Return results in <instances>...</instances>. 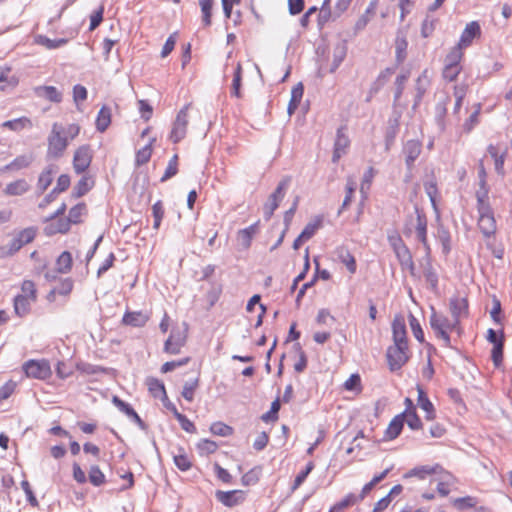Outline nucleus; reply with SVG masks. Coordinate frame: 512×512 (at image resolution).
Listing matches in <instances>:
<instances>
[{
	"mask_svg": "<svg viewBox=\"0 0 512 512\" xmlns=\"http://www.w3.org/2000/svg\"><path fill=\"white\" fill-rule=\"evenodd\" d=\"M87 96V89L83 85L76 84L73 87V100L77 106L80 102L85 101L87 99Z\"/></svg>",
	"mask_w": 512,
	"mask_h": 512,
	"instance_id": "obj_63",
	"label": "nucleus"
},
{
	"mask_svg": "<svg viewBox=\"0 0 512 512\" xmlns=\"http://www.w3.org/2000/svg\"><path fill=\"white\" fill-rule=\"evenodd\" d=\"M417 392H418V399L417 404L418 406L426 413L425 418L427 420H433L435 418V409L432 404V402L427 397L425 391L421 386H417Z\"/></svg>",
	"mask_w": 512,
	"mask_h": 512,
	"instance_id": "obj_25",
	"label": "nucleus"
},
{
	"mask_svg": "<svg viewBox=\"0 0 512 512\" xmlns=\"http://www.w3.org/2000/svg\"><path fill=\"white\" fill-rule=\"evenodd\" d=\"M36 93L38 96L44 97L54 103H59L62 100V94L54 86H40L36 88Z\"/></svg>",
	"mask_w": 512,
	"mask_h": 512,
	"instance_id": "obj_30",
	"label": "nucleus"
},
{
	"mask_svg": "<svg viewBox=\"0 0 512 512\" xmlns=\"http://www.w3.org/2000/svg\"><path fill=\"white\" fill-rule=\"evenodd\" d=\"M450 312L454 320H458L468 315V300L465 297L454 296L449 302Z\"/></svg>",
	"mask_w": 512,
	"mask_h": 512,
	"instance_id": "obj_17",
	"label": "nucleus"
},
{
	"mask_svg": "<svg viewBox=\"0 0 512 512\" xmlns=\"http://www.w3.org/2000/svg\"><path fill=\"white\" fill-rule=\"evenodd\" d=\"M420 265L423 270V276L426 282L429 284L430 289L432 291H436L438 287V275L432 266L431 254H427V252H425V255L421 259Z\"/></svg>",
	"mask_w": 512,
	"mask_h": 512,
	"instance_id": "obj_14",
	"label": "nucleus"
},
{
	"mask_svg": "<svg viewBox=\"0 0 512 512\" xmlns=\"http://www.w3.org/2000/svg\"><path fill=\"white\" fill-rule=\"evenodd\" d=\"M216 499L226 507H234L242 503L245 493L242 490L216 491Z\"/></svg>",
	"mask_w": 512,
	"mask_h": 512,
	"instance_id": "obj_12",
	"label": "nucleus"
},
{
	"mask_svg": "<svg viewBox=\"0 0 512 512\" xmlns=\"http://www.w3.org/2000/svg\"><path fill=\"white\" fill-rule=\"evenodd\" d=\"M478 226L485 238H490L496 232V221L494 215H484L479 217Z\"/></svg>",
	"mask_w": 512,
	"mask_h": 512,
	"instance_id": "obj_27",
	"label": "nucleus"
},
{
	"mask_svg": "<svg viewBox=\"0 0 512 512\" xmlns=\"http://www.w3.org/2000/svg\"><path fill=\"white\" fill-rule=\"evenodd\" d=\"M290 182V177L283 178L278 183L275 191L269 196L267 202L263 206V214L266 220H269L274 214V211L279 207V204L283 200Z\"/></svg>",
	"mask_w": 512,
	"mask_h": 512,
	"instance_id": "obj_3",
	"label": "nucleus"
},
{
	"mask_svg": "<svg viewBox=\"0 0 512 512\" xmlns=\"http://www.w3.org/2000/svg\"><path fill=\"white\" fill-rule=\"evenodd\" d=\"M22 294L27 296L28 299L32 301L36 300V288L35 284L30 280H25L21 285Z\"/></svg>",
	"mask_w": 512,
	"mask_h": 512,
	"instance_id": "obj_64",
	"label": "nucleus"
},
{
	"mask_svg": "<svg viewBox=\"0 0 512 512\" xmlns=\"http://www.w3.org/2000/svg\"><path fill=\"white\" fill-rule=\"evenodd\" d=\"M201 14H202V24L205 27H209L212 23V9L215 5V0H198Z\"/></svg>",
	"mask_w": 512,
	"mask_h": 512,
	"instance_id": "obj_32",
	"label": "nucleus"
},
{
	"mask_svg": "<svg viewBox=\"0 0 512 512\" xmlns=\"http://www.w3.org/2000/svg\"><path fill=\"white\" fill-rule=\"evenodd\" d=\"M146 383H147L149 392L152 394L153 397H155V398L166 397L165 386L162 381L151 377V378L147 379Z\"/></svg>",
	"mask_w": 512,
	"mask_h": 512,
	"instance_id": "obj_40",
	"label": "nucleus"
},
{
	"mask_svg": "<svg viewBox=\"0 0 512 512\" xmlns=\"http://www.w3.org/2000/svg\"><path fill=\"white\" fill-rule=\"evenodd\" d=\"M395 254L401 265L408 266L410 268L411 274L414 276V263L408 247L405 244L400 245Z\"/></svg>",
	"mask_w": 512,
	"mask_h": 512,
	"instance_id": "obj_34",
	"label": "nucleus"
},
{
	"mask_svg": "<svg viewBox=\"0 0 512 512\" xmlns=\"http://www.w3.org/2000/svg\"><path fill=\"white\" fill-rule=\"evenodd\" d=\"M86 207L84 204H77L75 206H73L70 210H69V215H68V220L72 223V224H77L81 221V217L85 211Z\"/></svg>",
	"mask_w": 512,
	"mask_h": 512,
	"instance_id": "obj_57",
	"label": "nucleus"
},
{
	"mask_svg": "<svg viewBox=\"0 0 512 512\" xmlns=\"http://www.w3.org/2000/svg\"><path fill=\"white\" fill-rule=\"evenodd\" d=\"M462 70L461 65H444L443 78L447 81H454Z\"/></svg>",
	"mask_w": 512,
	"mask_h": 512,
	"instance_id": "obj_54",
	"label": "nucleus"
},
{
	"mask_svg": "<svg viewBox=\"0 0 512 512\" xmlns=\"http://www.w3.org/2000/svg\"><path fill=\"white\" fill-rule=\"evenodd\" d=\"M259 473H260L259 468H253V469L249 470L246 474H244L242 476V479H241L242 484L244 486H250V485L256 484L259 481Z\"/></svg>",
	"mask_w": 512,
	"mask_h": 512,
	"instance_id": "obj_59",
	"label": "nucleus"
},
{
	"mask_svg": "<svg viewBox=\"0 0 512 512\" xmlns=\"http://www.w3.org/2000/svg\"><path fill=\"white\" fill-rule=\"evenodd\" d=\"M314 469V463L312 461L308 462L306 467L298 473V475L295 477L294 483L291 487L292 491H295L298 489L302 483L306 480L307 476L311 473V471Z\"/></svg>",
	"mask_w": 512,
	"mask_h": 512,
	"instance_id": "obj_45",
	"label": "nucleus"
},
{
	"mask_svg": "<svg viewBox=\"0 0 512 512\" xmlns=\"http://www.w3.org/2000/svg\"><path fill=\"white\" fill-rule=\"evenodd\" d=\"M408 43L405 38L397 37L395 44L396 61L398 64L402 63L406 58V49Z\"/></svg>",
	"mask_w": 512,
	"mask_h": 512,
	"instance_id": "obj_46",
	"label": "nucleus"
},
{
	"mask_svg": "<svg viewBox=\"0 0 512 512\" xmlns=\"http://www.w3.org/2000/svg\"><path fill=\"white\" fill-rule=\"evenodd\" d=\"M111 123V109L108 106H102L98 112L96 118V129L97 131L103 133L107 130Z\"/></svg>",
	"mask_w": 512,
	"mask_h": 512,
	"instance_id": "obj_28",
	"label": "nucleus"
},
{
	"mask_svg": "<svg viewBox=\"0 0 512 512\" xmlns=\"http://www.w3.org/2000/svg\"><path fill=\"white\" fill-rule=\"evenodd\" d=\"M241 81H242V66L240 62H237L233 68V79L231 95L237 98L241 97Z\"/></svg>",
	"mask_w": 512,
	"mask_h": 512,
	"instance_id": "obj_35",
	"label": "nucleus"
},
{
	"mask_svg": "<svg viewBox=\"0 0 512 512\" xmlns=\"http://www.w3.org/2000/svg\"><path fill=\"white\" fill-rule=\"evenodd\" d=\"M408 318H409V324H410V327H411L414 337L420 343L424 342V332L421 328V325H420L418 319L411 313L409 314Z\"/></svg>",
	"mask_w": 512,
	"mask_h": 512,
	"instance_id": "obj_49",
	"label": "nucleus"
},
{
	"mask_svg": "<svg viewBox=\"0 0 512 512\" xmlns=\"http://www.w3.org/2000/svg\"><path fill=\"white\" fill-rule=\"evenodd\" d=\"M3 128L10 129L15 132H19L25 128L32 126L31 120L27 117H20L12 120H7L1 124Z\"/></svg>",
	"mask_w": 512,
	"mask_h": 512,
	"instance_id": "obj_31",
	"label": "nucleus"
},
{
	"mask_svg": "<svg viewBox=\"0 0 512 512\" xmlns=\"http://www.w3.org/2000/svg\"><path fill=\"white\" fill-rule=\"evenodd\" d=\"M35 160V154L28 152L14 158L10 163L0 168V174L6 171H19L32 165Z\"/></svg>",
	"mask_w": 512,
	"mask_h": 512,
	"instance_id": "obj_13",
	"label": "nucleus"
},
{
	"mask_svg": "<svg viewBox=\"0 0 512 512\" xmlns=\"http://www.w3.org/2000/svg\"><path fill=\"white\" fill-rule=\"evenodd\" d=\"M89 481L93 486L99 487L105 483L106 478L104 473L96 465H93L89 469Z\"/></svg>",
	"mask_w": 512,
	"mask_h": 512,
	"instance_id": "obj_43",
	"label": "nucleus"
},
{
	"mask_svg": "<svg viewBox=\"0 0 512 512\" xmlns=\"http://www.w3.org/2000/svg\"><path fill=\"white\" fill-rule=\"evenodd\" d=\"M463 52L457 45L454 46L445 58V65H460Z\"/></svg>",
	"mask_w": 512,
	"mask_h": 512,
	"instance_id": "obj_47",
	"label": "nucleus"
},
{
	"mask_svg": "<svg viewBox=\"0 0 512 512\" xmlns=\"http://www.w3.org/2000/svg\"><path fill=\"white\" fill-rule=\"evenodd\" d=\"M409 360L408 345L393 344L387 349V361L391 371L400 370Z\"/></svg>",
	"mask_w": 512,
	"mask_h": 512,
	"instance_id": "obj_4",
	"label": "nucleus"
},
{
	"mask_svg": "<svg viewBox=\"0 0 512 512\" xmlns=\"http://www.w3.org/2000/svg\"><path fill=\"white\" fill-rule=\"evenodd\" d=\"M404 415L405 413H401L396 415L391 422L389 423L386 431H385V439L392 440L395 439L402 431L404 425Z\"/></svg>",
	"mask_w": 512,
	"mask_h": 512,
	"instance_id": "obj_26",
	"label": "nucleus"
},
{
	"mask_svg": "<svg viewBox=\"0 0 512 512\" xmlns=\"http://www.w3.org/2000/svg\"><path fill=\"white\" fill-rule=\"evenodd\" d=\"M185 341L186 335L183 331L173 330L169 338L165 341L164 351L169 354H178L184 346Z\"/></svg>",
	"mask_w": 512,
	"mask_h": 512,
	"instance_id": "obj_16",
	"label": "nucleus"
},
{
	"mask_svg": "<svg viewBox=\"0 0 512 512\" xmlns=\"http://www.w3.org/2000/svg\"><path fill=\"white\" fill-rule=\"evenodd\" d=\"M449 102V98L446 97L443 101L438 102L435 106V121L440 130L445 129V116L447 113V104Z\"/></svg>",
	"mask_w": 512,
	"mask_h": 512,
	"instance_id": "obj_36",
	"label": "nucleus"
},
{
	"mask_svg": "<svg viewBox=\"0 0 512 512\" xmlns=\"http://www.w3.org/2000/svg\"><path fill=\"white\" fill-rule=\"evenodd\" d=\"M154 141L155 138L150 139L148 144H146L144 147H142L136 152L135 164L137 167L146 164L150 160L152 155V145Z\"/></svg>",
	"mask_w": 512,
	"mask_h": 512,
	"instance_id": "obj_33",
	"label": "nucleus"
},
{
	"mask_svg": "<svg viewBox=\"0 0 512 512\" xmlns=\"http://www.w3.org/2000/svg\"><path fill=\"white\" fill-rule=\"evenodd\" d=\"M430 86V78L428 75V71L424 70L418 76L415 84L416 95L414 100V108H416L422 101L423 96L425 95L428 87Z\"/></svg>",
	"mask_w": 512,
	"mask_h": 512,
	"instance_id": "obj_21",
	"label": "nucleus"
},
{
	"mask_svg": "<svg viewBox=\"0 0 512 512\" xmlns=\"http://www.w3.org/2000/svg\"><path fill=\"white\" fill-rule=\"evenodd\" d=\"M177 161H178V156L177 155H174L169 160V163H168V165L166 167L165 173L161 177V181L162 182L168 180L169 178H171V177H173L174 175L177 174V171H178V168H177L178 162Z\"/></svg>",
	"mask_w": 512,
	"mask_h": 512,
	"instance_id": "obj_58",
	"label": "nucleus"
},
{
	"mask_svg": "<svg viewBox=\"0 0 512 512\" xmlns=\"http://www.w3.org/2000/svg\"><path fill=\"white\" fill-rule=\"evenodd\" d=\"M360 501L358 496L354 493L347 494L341 501L337 502L329 512H339L344 508L354 505Z\"/></svg>",
	"mask_w": 512,
	"mask_h": 512,
	"instance_id": "obj_42",
	"label": "nucleus"
},
{
	"mask_svg": "<svg viewBox=\"0 0 512 512\" xmlns=\"http://www.w3.org/2000/svg\"><path fill=\"white\" fill-rule=\"evenodd\" d=\"M47 141V157L54 159L60 158L69 144L67 136H64L63 124L55 122L52 125Z\"/></svg>",
	"mask_w": 512,
	"mask_h": 512,
	"instance_id": "obj_2",
	"label": "nucleus"
},
{
	"mask_svg": "<svg viewBox=\"0 0 512 512\" xmlns=\"http://www.w3.org/2000/svg\"><path fill=\"white\" fill-rule=\"evenodd\" d=\"M354 192H355V182L349 178L347 180V184H346V196L343 200L341 208L338 211V215H340L342 213V211L351 203Z\"/></svg>",
	"mask_w": 512,
	"mask_h": 512,
	"instance_id": "obj_53",
	"label": "nucleus"
},
{
	"mask_svg": "<svg viewBox=\"0 0 512 512\" xmlns=\"http://www.w3.org/2000/svg\"><path fill=\"white\" fill-rule=\"evenodd\" d=\"M403 413H405V415H404V422H406L407 425L412 430H418V429H420L422 427L421 420L418 417V415L416 414L415 410L404 411Z\"/></svg>",
	"mask_w": 512,
	"mask_h": 512,
	"instance_id": "obj_48",
	"label": "nucleus"
},
{
	"mask_svg": "<svg viewBox=\"0 0 512 512\" xmlns=\"http://www.w3.org/2000/svg\"><path fill=\"white\" fill-rule=\"evenodd\" d=\"M476 503H477L476 499L471 496L456 498L453 501L454 506L460 510L472 508L476 505Z\"/></svg>",
	"mask_w": 512,
	"mask_h": 512,
	"instance_id": "obj_61",
	"label": "nucleus"
},
{
	"mask_svg": "<svg viewBox=\"0 0 512 512\" xmlns=\"http://www.w3.org/2000/svg\"><path fill=\"white\" fill-rule=\"evenodd\" d=\"M173 413L184 431L189 433L195 432L194 424L184 414L179 413L176 408H173Z\"/></svg>",
	"mask_w": 512,
	"mask_h": 512,
	"instance_id": "obj_50",
	"label": "nucleus"
},
{
	"mask_svg": "<svg viewBox=\"0 0 512 512\" xmlns=\"http://www.w3.org/2000/svg\"><path fill=\"white\" fill-rule=\"evenodd\" d=\"M393 344L408 345L406 325L402 318L396 317L392 322Z\"/></svg>",
	"mask_w": 512,
	"mask_h": 512,
	"instance_id": "obj_20",
	"label": "nucleus"
},
{
	"mask_svg": "<svg viewBox=\"0 0 512 512\" xmlns=\"http://www.w3.org/2000/svg\"><path fill=\"white\" fill-rule=\"evenodd\" d=\"M422 145L418 140H408L403 147L406 166L411 169L421 153Z\"/></svg>",
	"mask_w": 512,
	"mask_h": 512,
	"instance_id": "obj_19",
	"label": "nucleus"
},
{
	"mask_svg": "<svg viewBox=\"0 0 512 512\" xmlns=\"http://www.w3.org/2000/svg\"><path fill=\"white\" fill-rule=\"evenodd\" d=\"M480 34L481 28L478 22L472 21L468 23L460 36L457 46L461 49L469 47Z\"/></svg>",
	"mask_w": 512,
	"mask_h": 512,
	"instance_id": "obj_15",
	"label": "nucleus"
},
{
	"mask_svg": "<svg viewBox=\"0 0 512 512\" xmlns=\"http://www.w3.org/2000/svg\"><path fill=\"white\" fill-rule=\"evenodd\" d=\"M189 106L190 104L185 105L176 116L170 133V139L173 143L180 142L186 136Z\"/></svg>",
	"mask_w": 512,
	"mask_h": 512,
	"instance_id": "obj_6",
	"label": "nucleus"
},
{
	"mask_svg": "<svg viewBox=\"0 0 512 512\" xmlns=\"http://www.w3.org/2000/svg\"><path fill=\"white\" fill-rule=\"evenodd\" d=\"M92 161V152L89 145L80 146L74 153L73 168L77 174L85 172Z\"/></svg>",
	"mask_w": 512,
	"mask_h": 512,
	"instance_id": "obj_9",
	"label": "nucleus"
},
{
	"mask_svg": "<svg viewBox=\"0 0 512 512\" xmlns=\"http://www.w3.org/2000/svg\"><path fill=\"white\" fill-rule=\"evenodd\" d=\"M437 238L442 246V252L447 255L451 251V236L443 225L438 227Z\"/></svg>",
	"mask_w": 512,
	"mask_h": 512,
	"instance_id": "obj_41",
	"label": "nucleus"
},
{
	"mask_svg": "<svg viewBox=\"0 0 512 512\" xmlns=\"http://www.w3.org/2000/svg\"><path fill=\"white\" fill-rule=\"evenodd\" d=\"M350 145V140L348 135L346 134V128L340 127L337 129L336 139L334 142V150L332 155V161L334 163L338 162L339 159L346 154L347 149Z\"/></svg>",
	"mask_w": 512,
	"mask_h": 512,
	"instance_id": "obj_11",
	"label": "nucleus"
},
{
	"mask_svg": "<svg viewBox=\"0 0 512 512\" xmlns=\"http://www.w3.org/2000/svg\"><path fill=\"white\" fill-rule=\"evenodd\" d=\"M31 301L32 300L28 299L27 296L17 295L14 298L15 313L20 317H23L24 315H26L30 311Z\"/></svg>",
	"mask_w": 512,
	"mask_h": 512,
	"instance_id": "obj_37",
	"label": "nucleus"
},
{
	"mask_svg": "<svg viewBox=\"0 0 512 512\" xmlns=\"http://www.w3.org/2000/svg\"><path fill=\"white\" fill-rule=\"evenodd\" d=\"M149 320V315L143 311L126 312L122 323L132 327H143Z\"/></svg>",
	"mask_w": 512,
	"mask_h": 512,
	"instance_id": "obj_22",
	"label": "nucleus"
},
{
	"mask_svg": "<svg viewBox=\"0 0 512 512\" xmlns=\"http://www.w3.org/2000/svg\"><path fill=\"white\" fill-rule=\"evenodd\" d=\"M38 42L48 49H56L64 46L67 43V40L64 38L50 39L46 36H40Z\"/></svg>",
	"mask_w": 512,
	"mask_h": 512,
	"instance_id": "obj_52",
	"label": "nucleus"
},
{
	"mask_svg": "<svg viewBox=\"0 0 512 512\" xmlns=\"http://www.w3.org/2000/svg\"><path fill=\"white\" fill-rule=\"evenodd\" d=\"M174 464L181 471H187L191 468V462L185 453H180L173 456Z\"/></svg>",
	"mask_w": 512,
	"mask_h": 512,
	"instance_id": "obj_60",
	"label": "nucleus"
},
{
	"mask_svg": "<svg viewBox=\"0 0 512 512\" xmlns=\"http://www.w3.org/2000/svg\"><path fill=\"white\" fill-rule=\"evenodd\" d=\"M59 168L56 164H48L38 176L36 184V194L42 195L52 184L55 174Z\"/></svg>",
	"mask_w": 512,
	"mask_h": 512,
	"instance_id": "obj_10",
	"label": "nucleus"
},
{
	"mask_svg": "<svg viewBox=\"0 0 512 512\" xmlns=\"http://www.w3.org/2000/svg\"><path fill=\"white\" fill-rule=\"evenodd\" d=\"M113 403L115 406L123 412L131 421H133L141 430L146 429V425L143 422V420L140 418V416L137 414V412L131 407L130 404L126 403L125 401L121 400L118 397L113 398Z\"/></svg>",
	"mask_w": 512,
	"mask_h": 512,
	"instance_id": "obj_18",
	"label": "nucleus"
},
{
	"mask_svg": "<svg viewBox=\"0 0 512 512\" xmlns=\"http://www.w3.org/2000/svg\"><path fill=\"white\" fill-rule=\"evenodd\" d=\"M347 54L345 43H338L333 50V62L330 71L334 72L343 62Z\"/></svg>",
	"mask_w": 512,
	"mask_h": 512,
	"instance_id": "obj_39",
	"label": "nucleus"
},
{
	"mask_svg": "<svg viewBox=\"0 0 512 512\" xmlns=\"http://www.w3.org/2000/svg\"><path fill=\"white\" fill-rule=\"evenodd\" d=\"M258 231V222L238 231L237 240L243 249H248L251 246L253 237Z\"/></svg>",
	"mask_w": 512,
	"mask_h": 512,
	"instance_id": "obj_24",
	"label": "nucleus"
},
{
	"mask_svg": "<svg viewBox=\"0 0 512 512\" xmlns=\"http://www.w3.org/2000/svg\"><path fill=\"white\" fill-rule=\"evenodd\" d=\"M72 268V256L68 251L62 252L56 260V270L58 273H68Z\"/></svg>",
	"mask_w": 512,
	"mask_h": 512,
	"instance_id": "obj_38",
	"label": "nucleus"
},
{
	"mask_svg": "<svg viewBox=\"0 0 512 512\" xmlns=\"http://www.w3.org/2000/svg\"><path fill=\"white\" fill-rule=\"evenodd\" d=\"M36 236V230L33 227H28L20 232L10 241L8 245L7 255H13L18 252L25 244H28L34 240Z\"/></svg>",
	"mask_w": 512,
	"mask_h": 512,
	"instance_id": "obj_7",
	"label": "nucleus"
},
{
	"mask_svg": "<svg viewBox=\"0 0 512 512\" xmlns=\"http://www.w3.org/2000/svg\"><path fill=\"white\" fill-rule=\"evenodd\" d=\"M72 289H73L72 279L65 278L60 282V284L52 292L65 296V295L70 294Z\"/></svg>",
	"mask_w": 512,
	"mask_h": 512,
	"instance_id": "obj_62",
	"label": "nucleus"
},
{
	"mask_svg": "<svg viewBox=\"0 0 512 512\" xmlns=\"http://www.w3.org/2000/svg\"><path fill=\"white\" fill-rule=\"evenodd\" d=\"M23 371L29 378L45 380L52 374L50 364L47 360H28L23 364Z\"/></svg>",
	"mask_w": 512,
	"mask_h": 512,
	"instance_id": "obj_5",
	"label": "nucleus"
},
{
	"mask_svg": "<svg viewBox=\"0 0 512 512\" xmlns=\"http://www.w3.org/2000/svg\"><path fill=\"white\" fill-rule=\"evenodd\" d=\"M430 325L436 336L443 341L444 346L451 347L449 332L458 329V320L449 319L445 315L432 310L430 315Z\"/></svg>",
	"mask_w": 512,
	"mask_h": 512,
	"instance_id": "obj_1",
	"label": "nucleus"
},
{
	"mask_svg": "<svg viewBox=\"0 0 512 512\" xmlns=\"http://www.w3.org/2000/svg\"><path fill=\"white\" fill-rule=\"evenodd\" d=\"M92 187V181L88 176H83L74 187L73 194L76 197L85 195Z\"/></svg>",
	"mask_w": 512,
	"mask_h": 512,
	"instance_id": "obj_44",
	"label": "nucleus"
},
{
	"mask_svg": "<svg viewBox=\"0 0 512 512\" xmlns=\"http://www.w3.org/2000/svg\"><path fill=\"white\" fill-rule=\"evenodd\" d=\"M336 254L341 263H343L351 274L356 272V260L350 251L344 247L336 250Z\"/></svg>",
	"mask_w": 512,
	"mask_h": 512,
	"instance_id": "obj_29",
	"label": "nucleus"
},
{
	"mask_svg": "<svg viewBox=\"0 0 512 512\" xmlns=\"http://www.w3.org/2000/svg\"><path fill=\"white\" fill-rule=\"evenodd\" d=\"M30 190V185L25 179H17L8 183L3 193L6 196H22Z\"/></svg>",
	"mask_w": 512,
	"mask_h": 512,
	"instance_id": "obj_23",
	"label": "nucleus"
},
{
	"mask_svg": "<svg viewBox=\"0 0 512 512\" xmlns=\"http://www.w3.org/2000/svg\"><path fill=\"white\" fill-rule=\"evenodd\" d=\"M409 78V73H403L396 77L395 80V94H394V101H398L404 91L405 83Z\"/></svg>",
	"mask_w": 512,
	"mask_h": 512,
	"instance_id": "obj_55",
	"label": "nucleus"
},
{
	"mask_svg": "<svg viewBox=\"0 0 512 512\" xmlns=\"http://www.w3.org/2000/svg\"><path fill=\"white\" fill-rule=\"evenodd\" d=\"M211 432L214 435L227 437L233 434V428L222 423V422H215L210 427Z\"/></svg>",
	"mask_w": 512,
	"mask_h": 512,
	"instance_id": "obj_51",
	"label": "nucleus"
},
{
	"mask_svg": "<svg viewBox=\"0 0 512 512\" xmlns=\"http://www.w3.org/2000/svg\"><path fill=\"white\" fill-rule=\"evenodd\" d=\"M198 386V379L188 381L184 384L182 396L185 400L191 402L194 399V392Z\"/></svg>",
	"mask_w": 512,
	"mask_h": 512,
	"instance_id": "obj_56",
	"label": "nucleus"
},
{
	"mask_svg": "<svg viewBox=\"0 0 512 512\" xmlns=\"http://www.w3.org/2000/svg\"><path fill=\"white\" fill-rule=\"evenodd\" d=\"M416 212V224H415V237L416 240L419 241L424 251L427 254H431V247L427 238V218L425 214L420 211L418 208L415 209Z\"/></svg>",
	"mask_w": 512,
	"mask_h": 512,
	"instance_id": "obj_8",
	"label": "nucleus"
}]
</instances>
